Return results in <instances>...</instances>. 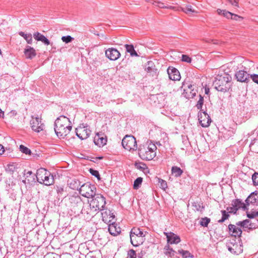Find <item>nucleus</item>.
I'll use <instances>...</instances> for the list:
<instances>
[{"mask_svg":"<svg viewBox=\"0 0 258 258\" xmlns=\"http://www.w3.org/2000/svg\"><path fill=\"white\" fill-rule=\"evenodd\" d=\"M72 128L68 118L61 115L55 120L54 122V131L57 137L64 138L68 135Z\"/></svg>","mask_w":258,"mask_h":258,"instance_id":"nucleus-1","label":"nucleus"},{"mask_svg":"<svg viewBox=\"0 0 258 258\" xmlns=\"http://www.w3.org/2000/svg\"><path fill=\"white\" fill-rule=\"evenodd\" d=\"M231 77L228 74L218 75L213 82L214 88L218 91L226 92L230 87Z\"/></svg>","mask_w":258,"mask_h":258,"instance_id":"nucleus-2","label":"nucleus"},{"mask_svg":"<svg viewBox=\"0 0 258 258\" xmlns=\"http://www.w3.org/2000/svg\"><path fill=\"white\" fill-rule=\"evenodd\" d=\"M157 147L154 144H150L148 147L140 145L139 149V155L140 157L144 160H151L156 155V150Z\"/></svg>","mask_w":258,"mask_h":258,"instance_id":"nucleus-3","label":"nucleus"},{"mask_svg":"<svg viewBox=\"0 0 258 258\" xmlns=\"http://www.w3.org/2000/svg\"><path fill=\"white\" fill-rule=\"evenodd\" d=\"M35 177L38 182L45 185H50L54 183L53 175L43 168H40L37 170Z\"/></svg>","mask_w":258,"mask_h":258,"instance_id":"nucleus-4","label":"nucleus"},{"mask_svg":"<svg viewBox=\"0 0 258 258\" xmlns=\"http://www.w3.org/2000/svg\"><path fill=\"white\" fill-rule=\"evenodd\" d=\"M84 204L81 198L79 196L73 195L69 197L68 205L74 213L78 214L80 212Z\"/></svg>","mask_w":258,"mask_h":258,"instance_id":"nucleus-5","label":"nucleus"},{"mask_svg":"<svg viewBox=\"0 0 258 258\" xmlns=\"http://www.w3.org/2000/svg\"><path fill=\"white\" fill-rule=\"evenodd\" d=\"M227 247L231 253L239 254L242 252L243 248L239 239L234 238H231L226 243Z\"/></svg>","mask_w":258,"mask_h":258,"instance_id":"nucleus-6","label":"nucleus"},{"mask_svg":"<svg viewBox=\"0 0 258 258\" xmlns=\"http://www.w3.org/2000/svg\"><path fill=\"white\" fill-rule=\"evenodd\" d=\"M90 201V206L97 211H103L106 204L105 199L101 195H95L92 197Z\"/></svg>","mask_w":258,"mask_h":258,"instance_id":"nucleus-7","label":"nucleus"},{"mask_svg":"<svg viewBox=\"0 0 258 258\" xmlns=\"http://www.w3.org/2000/svg\"><path fill=\"white\" fill-rule=\"evenodd\" d=\"M123 147L130 151H134L137 149V143L136 138L131 135H126L121 142Z\"/></svg>","mask_w":258,"mask_h":258,"instance_id":"nucleus-8","label":"nucleus"},{"mask_svg":"<svg viewBox=\"0 0 258 258\" xmlns=\"http://www.w3.org/2000/svg\"><path fill=\"white\" fill-rule=\"evenodd\" d=\"M80 194L83 197L89 198L96 195V187L87 182L82 185L79 188Z\"/></svg>","mask_w":258,"mask_h":258,"instance_id":"nucleus-9","label":"nucleus"},{"mask_svg":"<svg viewBox=\"0 0 258 258\" xmlns=\"http://www.w3.org/2000/svg\"><path fill=\"white\" fill-rule=\"evenodd\" d=\"M97 212L95 209L92 208V206H90V203H89V204H84L80 212L83 215L86 220H89L95 215Z\"/></svg>","mask_w":258,"mask_h":258,"instance_id":"nucleus-10","label":"nucleus"},{"mask_svg":"<svg viewBox=\"0 0 258 258\" xmlns=\"http://www.w3.org/2000/svg\"><path fill=\"white\" fill-rule=\"evenodd\" d=\"M30 123L31 128L35 132L39 133L44 129L45 125L42 122L41 119L38 116H32Z\"/></svg>","mask_w":258,"mask_h":258,"instance_id":"nucleus-11","label":"nucleus"},{"mask_svg":"<svg viewBox=\"0 0 258 258\" xmlns=\"http://www.w3.org/2000/svg\"><path fill=\"white\" fill-rule=\"evenodd\" d=\"M183 89L184 97L186 98H192L195 96L197 90L195 89V86L184 82L181 87Z\"/></svg>","mask_w":258,"mask_h":258,"instance_id":"nucleus-12","label":"nucleus"},{"mask_svg":"<svg viewBox=\"0 0 258 258\" xmlns=\"http://www.w3.org/2000/svg\"><path fill=\"white\" fill-rule=\"evenodd\" d=\"M198 116L200 124L203 127H207L210 125L211 119L205 111L201 112Z\"/></svg>","mask_w":258,"mask_h":258,"instance_id":"nucleus-13","label":"nucleus"},{"mask_svg":"<svg viewBox=\"0 0 258 258\" xmlns=\"http://www.w3.org/2000/svg\"><path fill=\"white\" fill-rule=\"evenodd\" d=\"M105 55L111 60H116L120 56V53L114 48H109L105 51Z\"/></svg>","mask_w":258,"mask_h":258,"instance_id":"nucleus-14","label":"nucleus"},{"mask_svg":"<svg viewBox=\"0 0 258 258\" xmlns=\"http://www.w3.org/2000/svg\"><path fill=\"white\" fill-rule=\"evenodd\" d=\"M102 220L106 223L109 224L113 222L115 218L113 213L110 210L104 209L101 213Z\"/></svg>","mask_w":258,"mask_h":258,"instance_id":"nucleus-15","label":"nucleus"},{"mask_svg":"<svg viewBox=\"0 0 258 258\" xmlns=\"http://www.w3.org/2000/svg\"><path fill=\"white\" fill-rule=\"evenodd\" d=\"M167 238V243L169 245L177 244L180 241V237L172 232H164Z\"/></svg>","mask_w":258,"mask_h":258,"instance_id":"nucleus-16","label":"nucleus"},{"mask_svg":"<svg viewBox=\"0 0 258 258\" xmlns=\"http://www.w3.org/2000/svg\"><path fill=\"white\" fill-rule=\"evenodd\" d=\"M94 143L99 147L104 146L107 142V138L102 133H97L94 139Z\"/></svg>","mask_w":258,"mask_h":258,"instance_id":"nucleus-17","label":"nucleus"},{"mask_svg":"<svg viewBox=\"0 0 258 258\" xmlns=\"http://www.w3.org/2000/svg\"><path fill=\"white\" fill-rule=\"evenodd\" d=\"M238 81L241 82H248L249 80V75L245 71L240 70L235 75Z\"/></svg>","mask_w":258,"mask_h":258,"instance_id":"nucleus-18","label":"nucleus"},{"mask_svg":"<svg viewBox=\"0 0 258 258\" xmlns=\"http://www.w3.org/2000/svg\"><path fill=\"white\" fill-rule=\"evenodd\" d=\"M91 134V131L85 127L76 129V135L81 140L87 139Z\"/></svg>","mask_w":258,"mask_h":258,"instance_id":"nucleus-19","label":"nucleus"},{"mask_svg":"<svg viewBox=\"0 0 258 258\" xmlns=\"http://www.w3.org/2000/svg\"><path fill=\"white\" fill-rule=\"evenodd\" d=\"M167 73L170 80L177 81L180 79L179 72L176 68L169 67L167 69Z\"/></svg>","mask_w":258,"mask_h":258,"instance_id":"nucleus-20","label":"nucleus"},{"mask_svg":"<svg viewBox=\"0 0 258 258\" xmlns=\"http://www.w3.org/2000/svg\"><path fill=\"white\" fill-rule=\"evenodd\" d=\"M131 242L134 246L142 244L145 240V235H130Z\"/></svg>","mask_w":258,"mask_h":258,"instance_id":"nucleus-21","label":"nucleus"},{"mask_svg":"<svg viewBox=\"0 0 258 258\" xmlns=\"http://www.w3.org/2000/svg\"><path fill=\"white\" fill-rule=\"evenodd\" d=\"M246 206L252 204L257 205L258 204V191H255L250 194L245 200Z\"/></svg>","mask_w":258,"mask_h":258,"instance_id":"nucleus-22","label":"nucleus"},{"mask_svg":"<svg viewBox=\"0 0 258 258\" xmlns=\"http://www.w3.org/2000/svg\"><path fill=\"white\" fill-rule=\"evenodd\" d=\"M229 233L232 236V238H236V237L239 238L242 234V230L240 228L236 226L233 224H229L228 225Z\"/></svg>","mask_w":258,"mask_h":258,"instance_id":"nucleus-23","label":"nucleus"},{"mask_svg":"<svg viewBox=\"0 0 258 258\" xmlns=\"http://www.w3.org/2000/svg\"><path fill=\"white\" fill-rule=\"evenodd\" d=\"M175 11H182L187 15H191L193 13H197L198 12L192 9V7L190 5H187L184 7H176Z\"/></svg>","mask_w":258,"mask_h":258,"instance_id":"nucleus-24","label":"nucleus"},{"mask_svg":"<svg viewBox=\"0 0 258 258\" xmlns=\"http://www.w3.org/2000/svg\"><path fill=\"white\" fill-rule=\"evenodd\" d=\"M24 52L26 58L30 59L34 58L36 55L35 49L30 46L26 47Z\"/></svg>","mask_w":258,"mask_h":258,"instance_id":"nucleus-25","label":"nucleus"},{"mask_svg":"<svg viewBox=\"0 0 258 258\" xmlns=\"http://www.w3.org/2000/svg\"><path fill=\"white\" fill-rule=\"evenodd\" d=\"M108 231L112 235L114 236L117 235L120 232L119 227H117V225L114 222L108 224Z\"/></svg>","mask_w":258,"mask_h":258,"instance_id":"nucleus-26","label":"nucleus"},{"mask_svg":"<svg viewBox=\"0 0 258 258\" xmlns=\"http://www.w3.org/2000/svg\"><path fill=\"white\" fill-rule=\"evenodd\" d=\"M33 37L35 40L37 41H40L45 45H48L50 44L49 40L47 38H46L45 36L39 32H36L34 33Z\"/></svg>","mask_w":258,"mask_h":258,"instance_id":"nucleus-27","label":"nucleus"},{"mask_svg":"<svg viewBox=\"0 0 258 258\" xmlns=\"http://www.w3.org/2000/svg\"><path fill=\"white\" fill-rule=\"evenodd\" d=\"M232 206H234L235 208H236L237 211L240 208L244 211L248 210L246 204L242 203L241 201L239 199H236L232 201Z\"/></svg>","mask_w":258,"mask_h":258,"instance_id":"nucleus-28","label":"nucleus"},{"mask_svg":"<svg viewBox=\"0 0 258 258\" xmlns=\"http://www.w3.org/2000/svg\"><path fill=\"white\" fill-rule=\"evenodd\" d=\"M145 70L152 75L156 74L157 72V69L155 68V66L152 61H148Z\"/></svg>","mask_w":258,"mask_h":258,"instance_id":"nucleus-29","label":"nucleus"},{"mask_svg":"<svg viewBox=\"0 0 258 258\" xmlns=\"http://www.w3.org/2000/svg\"><path fill=\"white\" fill-rule=\"evenodd\" d=\"M164 253L169 257L173 256L176 252L172 248L170 247L168 244H167L164 247L163 249Z\"/></svg>","mask_w":258,"mask_h":258,"instance_id":"nucleus-30","label":"nucleus"},{"mask_svg":"<svg viewBox=\"0 0 258 258\" xmlns=\"http://www.w3.org/2000/svg\"><path fill=\"white\" fill-rule=\"evenodd\" d=\"M125 47L126 49V51L130 53L131 56H138L137 52L135 51L134 49V47L133 45L125 44Z\"/></svg>","mask_w":258,"mask_h":258,"instance_id":"nucleus-31","label":"nucleus"},{"mask_svg":"<svg viewBox=\"0 0 258 258\" xmlns=\"http://www.w3.org/2000/svg\"><path fill=\"white\" fill-rule=\"evenodd\" d=\"M19 34L23 37L28 44H31L32 43L33 40L31 34H25L24 32L21 31L19 32Z\"/></svg>","mask_w":258,"mask_h":258,"instance_id":"nucleus-32","label":"nucleus"},{"mask_svg":"<svg viewBox=\"0 0 258 258\" xmlns=\"http://www.w3.org/2000/svg\"><path fill=\"white\" fill-rule=\"evenodd\" d=\"M171 172L175 177H178L181 175L183 171L177 166H173L171 169Z\"/></svg>","mask_w":258,"mask_h":258,"instance_id":"nucleus-33","label":"nucleus"},{"mask_svg":"<svg viewBox=\"0 0 258 258\" xmlns=\"http://www.w3.org/2000/svg\"><path fill=\"white\" fill-rule=\"evenodd\" d=\"M217 11L219 15H223V16L228 19H231L232 15L233 14L228 11H226V10H223L221 9H218Z\"/></svg>","mask_w":258,"mask_h":258,"instance_id":"nucleus-34","label":"nucleus"},{"mask_svg":"<svg viewBox=\"0 0 258 258\" xmlns=\"http://www.w3.org/2000/svg\"><path fill=\"white\" fill-rule=\"evenodd\" d=\"M146 235V232H144L143 231H142L140 228H133L131 232H130V235Z\"/></svg>","mask_w":258,"mask_h":258,"instance_id":"nucleus-35","label":"nucleus"},{"mask_svg":"<svg viewBox=\"0 0 258 258\" xmlns=\"http://www.w3.org/2000/svg\"><path fill=\"white\" fill-rule=\"evenodd\" d=\"M70 187L73 189L79 190L80 182L79 180H73L70 183Z\"/></svg>","mask_w":258,"mask_h":258,"instance_id":"nucleus-36","label":"nucleus"},{"mask_svg":"<svg viewBox=\"0 0 258 258\" xmlns=\"http://www.w3.org/2000/svg\"><path fill=\"white\" fill-rule=\"evenodd\" d=\"M17 168L16 166L14 164H9L6 168V171L11 174H13L15 171H16Z\"/></svg>","mask_w":258,"mask_h":258,"instance_id":"nucleus-37","label":"nucleus"},{"mask_svg":"<svg viewBox=\"0 0 258 258\" xmlns=\"http://www.w3.org/2000/svg\"><path fill=\"white\" fill-rule=\"evenodd\" d=\"M178 253L181 254L183 258H187L191 257H192L193 256L191 254V253L187 250H179L178 251Z\"/></svg>","mask_w":258,"mask_h":258,"instance_id":"nucleus-38","label":"nucleus"},{"mask_svg":"<svg viewBox=\"0 0 258 258\" xmlns=\"http://www.w3.org/2000/svg\"><path fill=\"white\" fill-rule=\"evenodd\" d=\"M143 181V178L142 177H138L134 181V188L137 189L139 188Z\"/></svg>","mask_w":258,"mask_h":258,"instance_id":"nucleus-39","label":"nucleus"},{"mask_svg":"<svg viewBox=\"0 0 258 258\" xmlns=\"http://www.w3.org/2000/svg\"><path fill=\"white\" fill-rule=\"evenodd\" d=\"M221 213H222V218L218 221L219 223H222V222H224L229 217L228 212H227L226 211L222 210Z\"/></svg>","mask_w":258,"mask_h":258,"instance_id":"nucleus-40","label":"nucleus"},{"mask_svg":"<svg viewBox=\"0 0 258 258\" xmlns=\"http://www.w3.org/2000/svg\"><path fill=\"white\" fill-rule=\"evenodd\" d=\"M20 150L23 153L25 154H30L31 151L29 149L27 148L26 147L23 146V145H20Z\"/></svg>","mask_w":258,"mask_h":258,"instance_id":"nucleus-41","label":"nucleus"},{"mask_svg":"<svg viewBox=\"0 0 258 258\" xmlns=\"http://www.w3.org/2000/svg\"><path fill=\"white\" fill-rule=\"evenodd\" d=\"M73 39L74 38H73L70 35L64 36L61 37V40H62V41L66 43H68L72 42Z\"/></svg>","mask_w":258,"mask_h":258,"instance_id":"nucleus-42","label":"nucleus"},{"mask_svg":"<svg viewBox=\"0 0 258 258\" xmlns=\"http://www.w3.org/2000/svg\"><path fill=\"white\" fill-rule=\"evenodd\" d=\"M203 204L199 202H194L192 204V206L195 208V210L197 211H201V209L203 208L202 206Z\"/></svg>","mask_w":258,"mask_h":258,"instance_id":"nucleus-43","label":"nucleus"},{"mask_svg":"<svg viewBox=\"0 0 258 258\" xmlns=\"http://www.w3.org/2000/svg\"><path fill=\"white\" fill-rule=\"evenodd\" d=\"M203 103H204V98L201 95H200V99L198 101V103L196 105L197 108L199 109H201L202 108Z\"/></svg>","mask_w":258,"mask_h":258,"instance_id":"nucleus-44","label":"nucleus"},{"mask_svg":"<svg viewBox=\"0 0 258 258\" xmlns=\"http://www.w3.org/2000/svg\"><path fill=\"white\" fill-rule=\"evenodd\" d=\"M181 60L187 63H190L191 58L187 55L182 54L181 56Z\"/></svg>","mask_w":258,"mask_h":258,"instance_id":"nucleus-45","label":"nucleus"},{"mask_svg":"<svg viewBox=\"0 0 258 258\" xmlns=\"http://www.w3.org/2000/svg\"><path fill=\"white\" fill-rule=\"evenodd\" d=\"M252 180L254 185H258V173L255 172L252 176Z\"/></svg>","mask_w":258,"mask_h":258,"instance_id":"nucleus-46","label":"nucleus"},{"mask_svg":"<svg viewBox=\"0 0 258 258\" xmlns=\"http://www.w3.org/2000/svg\"><path fill=\"white\" fill-rule=\"evenodd\" d=\"M137 254L136 251L133 249L130 250L127 252V258H136Z\"/></svg>","mask_w":258,"mask_h":258,"instance_id":"nucleus-47","label":"nucleus"},{"mask_svg":"<svg viewBox=\"0 0 258 258\" xmlns=\"http://www.w3.org/2000/svg\"><path fill=\"white\" fill-rule=\"evenodd\" d=\"M210 221V219L207 217L203 218L201 221V225L203 226L207 227Z\"/></svg>","mask_w":258,"mask_h":258,"instance_id":"nucleus-48","label":"nucleus"},{"mask_svg":"<svg viewBox=\"0 0 258 258\" xmlns=\"http://www.w3.org/2000/svg\"><path fill=\"white\" fill-rule=\"evenodd\" d=\"M159 182L160 183V187H161L164 190H165V189L167 188V184L166 181L160 179L159 180Z\"/></svg>","mask_w":258,"mask_h":258,"instance_id":"nucleus-49","label":"nucleus"},{"mask_svg":"<svg viewBox=\"0 0 258 258\" xmlns=\"http://www.w3.org/2000/svg\"><path fill=\"white\" fill-rule=\"evenodd\" d=\"M90 173L95 177H97L98 179L100 178V175L99 172L97 170H94L93 169L90 168L89 170Z\"/></svg>","mask_w":258,"mask_h":258,"instance_id":"nucleus-50","label":"nucleus"},{"mask_svg":"<svg viewBox=\"0 0 258 258\" xmlns=\"http://www.w3.org/2000/svg\"><path fill=\"white\" fill-rule=\"evenodd\" d=\"M158 6L159 8H165V9H173L174 11H175V9H176V7H172V6L167 7V6H164V5L163 3H159L158 4Z\"/></svg>","mask_w":258,"mask_h":258,"instance_id":"nucleus-51","label":"nucleus"},{"mask_svg":"<svg viewBox=\"0 0 258 258\" xmlns=\"http://www.w3.org/2000/svg\"><path fill=\"white\" fill-rule=\"evenodd\" d=\"M236 208H235L234 206L228 207L227 208L226 210L228 213H236L237 212Z\"/></svg>","mask_w":258,"mask_h":258,"instance_id":"nucleus-52","label":"nucleus"},{"mask_svg":"<svg viewBox=\"0 0 258 258\" xmlns=\"http://www.w3.org/2000/svg\"><path fill=\"white\" fill-rule=\"evenodd\" d=\"M250 77L254 83L258 84V75L252 74L250 76Z\"/></svg>","mask_w":258,"mask_h":258,"instance_id":"nucleus-53","label":"nucleus"},{"mask_svg":"<svg viewBox=\"0 0 258 258\" xmlns=\"http://www.w3.org/2000/svg\"><path fill=\"white\" fill-rule=\"evenodd\" d=\"M231 19L234 20L236 21H240L242 20V17L239 16L235 14H233Z\"/></svg>","mask_w":258,"mask_h":258,"instance_id":"nucleus-54","label":"nucleus"},{"mask_svg":"<svg viewBox=\"0 0 258 258\" xmlns=\"http://www.w3.org/2000/svg\"><path fill=\"white\" fill-rule=\"evenodd\" d=\"M249 222H250V220L248 219H246V220L242 221V223H243L242 227L243 228H248V226Z\"/></svg>","mask_w":258,"mask_h":258,"instance_id":"nucleus-55","label":"nucleus"},{"mask_svg":"<svg viewBox=\"0 0 258 258\" xmlns=\"http://www.w3.org/2000/svg\"><path fill=\"white\" fill-rule=\"evenodd\" d=\"M32 174V172L31 171H28L26 172V170H24V175L26 176V178H31V180H32V177H31V175Z\"/></svg>","mask_w":258,"mask_h":258,"instance_id":"nucleus-56","label":"nucleus"},{"mask_svg":"<svg viewBox=\"0 0 258 258\" xmlns=\"http://www.w3.org/2000/svg\"><path fill=\"white\" fill-rule=\"evenodd\" d=\"M35 174H34L33 176H32V180H31L30 179H27V178H26L25 180H23V182H24V183H30V182L31 181H33L35 180Z\"/></svg>","mask_w":258,"mask_h":258,"instance_id":"nucleus-57","label":"nucleus"},{"mask_svg":"<svg viewBox=\"0 0 258 258\" xmlns=\"http://www.w3.org/2000/svg\"><path fill=\"white\" fill-rule=\"evenodd\" d=\"M256 227V225L254 223H252L250 221L248 224V228L249 229H255Z\"/></svg>","mask_w":258,"mask_h":258,"instance_id":"nucleus-58","label":"nucleus"},{"mask_svg":"<svg viewBox=\"0 0 258 258\" xmlns=\"http://www.w3.org/2000/svg\"><path fill=\"white\" fill-rule=\"evenodd\" d=\"M228 2L233 6L238 7V2L236 0H228Z\"/></svg>","mask_w":258,"mask_h":258,"instance_id":"nucleus-59","label":"nucleus"},{"mask_svg":"<svg viewBox=\"0 0 258 258\" xmlns=\"http://www.w3.org/2000/svg\"><path fill=\"white\" fill-rule=\"evenodd\" d=\"M247 216L249 218H253L255 217V215L254 212H253L252 213H247Z\"/></svg>","mask_w":258,"mask_h":258,"instance_id":"nucleus-60","label":"nucleus"},{"mask_svg":"<svg viewBox=\"0 0 258 258\" xmlns=\"http://www.w3.org/2000/svg\"><path fill=\"white\" fill-rule=\"evenodd\" d=\"M5 151L3 145L0 144V155H2Z\"/></svg>","mask_w":258,"mask_h":258,"instance_id":"nucleus-61","label":"nucleus"},{"mask_svg":"<svg viewBox=\"0 0 258 258\" xmlns=\"http://www.w3.org/2000/svg\"><path fill=\"white\" fill-rule=\"evenodd\" d=\"M63 191V188L62 187H57V192L58 194H61Z\"/></svg>","mask_w":258,"mask_h":258,"instance_id":"nucleus-62","label":"nucleus"},{"mask_svg":"<svg viewBox=\"0 0 258 258\" xmlns=\"http://www.w3.org/2000/svg\"><path fill=\"white\" fill-rule=\"evenodd\" d=\"M17 112L15 110H12L10 112V114L11 115H12V116H14V115H16L17 114Z\"/></svg>","mask_w":258,"mask_h":258,"instance_id":"nucleus-63","label":"nucleus"},{"mask_svg":"<svg viewBox=\"0 0 258 258\" xmlns=\"http://www.w3.org/2000/svg\"><path fill=\"white\" fill-rule=\"evenodd\" d=\"M236 225L242 227V226H243L242 221H239L238 222L236 223Z\"/></svg>","mask_w":258,"mask_h":258,"instance_id":"nucleus-64","label":"nucleus"}]
</instances>
